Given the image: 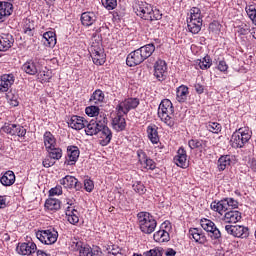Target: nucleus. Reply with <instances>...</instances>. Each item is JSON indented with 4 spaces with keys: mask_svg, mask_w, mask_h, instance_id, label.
Returning a JSON list of instances; mask_svg holds the SVG:
<instances>
[{
    "mask_svg": "<svg viewBox=\"0 0 256 256\" xmlns=\"http://www.w3.org/2000/svg\"><path fill=\"white\" fill-rule=\"evenodd\" d=\"M133 9L136 15L145 21H161L163 19L161 11L157 8L153 9V6L147 2L138 1Z\"/></svg>",
    "mask_w": 256,
    "mask_h": 256,
    "instance_id": "nucleus-1",
    "label": "nucleus"
},
{
    "mask_svg": "<svg viewBox=\"0 0 256 256\" xmlns=\"http://www.w3.org/2000/svg\"><path fill=\"white\" fill-rule=\"evenodd\" d=\"M138 225L142 233L151 235L157 229V220L149 212H139L137 214Z\"/></svg>",
    "mask_w": 256,
    "mask_h": 256,
    "instance_id": "nucleus-2",
    "label": "nucleus"
},
{
    "mask_svg": "<svg viewBox=\"0 0 256 256\" xmlns=\"http://www.w3.org/2000/svg\"><path fill=\"white\" fill-rule=\"evenodd\" d=\"M175 113V109L173 108V103L169 99H164L161 101L158 107V117L166 123L168 127H173L175 125V121L171 117Z\"/></svg>",
    "mask_w": 256,
    "mask_h": 256,
    "instance_id": "nucleus-3",
    "label": "nucleus"
},
{
    "mask_svg": "<svg viewBox=\"0 0 256 256\" xmlns=\"http://www.w3.org/2000/svg\"><path fill=\"white\" fill-rule=\"evenodd\" d=\"M252 132L248 127L239 128L231 137L232 147L234 149H243L251 139Z\"/></svg>",
    "mask_w": 256,
    "mask_h": 256,
    "instance_id": "nucleus-4",
    "label": "nucleus"
},
{
    "mask_svg": "<svg viewBox=\"0 0 256 256\" xmlns=\"http://www.w3.org/2000/svg\"><path fill=\"white\" fill-rule=\"evenodd\" d=\"M104 123H107V117H105V115H100L96 117V119L87 121L85 128L86 135H89L90 137H93V135H98Z\"/></svg>",
    "mask_w": 256,
    "mask_h": 256,
    "instance_id": "nucleus-5",
    "label": "nucleus"
},
{
    "mask_svg": "<svg viewBox=\"0 0 256 256\" xmlns=\"http://www.w3.org/2000/svg\"><path fill=\"white\" fill-rule=\"evenodd\" d=\"M36 237L44 245H54V243H57V239H59V232L55 228L39 230L36 232Z\"/></svg>",
    "mask_w": 256,
    "mask_h": 256,
    "instance_id": "nucleus-6",
    "label": "nucleus"
},
{
    "mask_svg": "<svg viewBox=\"0 0 256 256\" xmlns=\"http://www.w3.org/2000/svg\"><path fill=\"white\" fill-rule=\"evenodd\" d=\"M139 98H127L121 101L117 106L116 110L118 113H123V115H127L131 111V109H137L139 107Z\"/></svg>",
    "mask_w": 256,
    "mask_h": 256,
    "instance_id": "nucleus-7",
    "label": "nucleus"
},
{
    "mask_svg": "<svg viewBox=\"0 0 256 256\" xmlns=\"http://www.w3.org/2000/svg\"><path fill=\"white\" fill-rule=\"evenodd\" d=\"M200 225L202 229H204V231L209 233L211 239H221V231L219 230V228H217V226L215 225V222L207 218H204V219H201Z\"/></svg>",
    "mask_w": 256,
    "mask_h": 256,
    "instance_id": "nucleus-8",
    "label": "nucleus"
},
{
    "mask_svg": "<svg viewBox=\"0 0 256 256\" xmlns=\"http://www.w3.org/2000/svg\"><path fill=\"white\" fill-rule=\"evenodd\" d=\"M225 231L232 237H238L240 239H247L249 237V228L241 225H226Z\"/></svg>",
    "mask_w": 256,
    "mask_h": 256,
    "instance_id": "nucleus-9",
    "label": "nucleus"
},
{
    "mask_svg": "<svg viewBox=\"0 0 256 256\" xmlns=\"http://www.w3.org/2000/svg\"><path fill=\"white\" fill-rule=\"evenodd\" d=\"M90 55L91 57H95V55H105V49H103V42L101 40V35L98 33H94L92 35V45L90 47Z\"/></svg>",
    "mask_w": 256,
    "mask_h": 256,
    "instance_id": "nucleus-10",
    "label": "nucleus"
},
{
    "mask_svg": "<svg viewBox=\"0 0 256 256\" xmlns=\"http://www.w3.org/2000/svg\"><path fill=\"white\" fill-rule=\"evenodd\" d=\"M2 131L7 135H17V137H25L27 135V129L19 124H5L2 127Z\"/></svg>",
    "mask_w": 256,
    "mask_h": 256,
    "instance_id": "nucleus-11",
    "label": "nucleus"
},
{
    "mask_svg": "<svg viewBox=\"0 0 256 256\" xmlns=\"http://www.w3.org/2000/svg\"><path fill=\"white\" fill-rule=\"evenodd\" d=\"M154 77L158 81L167 79V62L165 60H157L154 64Z\"/></svg>",
    "mask_w": 256,
    "mask_h": 256,
    "instance_id": "nucleus-12",
    "label": "nucleus"
},
{
    "mask_svg": "<svg viewBox=\"0 0 256 256\" xmlns=\"http://www.w3.org/2000/svg\"><path fill=\"white\" fill-rule=\"evenodd\" d=\"M22 69L28 75H37L41 69H43V65L39 62L38 59L27 61L23 64Z\"/></svg>",
    "mask_w": 256,
    "mask_h": 256,
    "instance_id": "nucleus-13",
    "label": "nucleus"
},
{
    "mask_svg": "<svg viewBox=\"0 0 256 256\" xmlns=\"http://www.w3.org/2000/svg\"><path fill=\"white\" fill-rule=\"evenodd\" d=\"M60 185H63L66 189H75L76 191H81L83 189V184L73 176H65L60 180Z\"/></svg>",
    "mask_w": 256,
    "mask_h": 256,
    "instance_id": "nucleus-14",
    "label": "nucleus"
},
{
    "mask_svg": "<svg viewBox=\"0 0 256 256\" xmlns=\"http://www.w3.org/2000/svg\"><path fill=\"white\" fill-rule=\"evenodd\" d=\"M145 59L143 58V54L139 48L131 52L126 58V64L128 67H137V65H141Z\"/></svg>",
    "mask_w": 256,
    "mask_h": 256,
    "instance_id": "nucleus-15",
    "label": "nucleus"
},
{
    "mask_svg": "<svg viewBox=\"0 0 256 256\" xmlns=\"http://www.w3.org/2000/svg\"><path fill=\"white\" fill-rule=\"evenodd\" d=\"M100 145L102 147H107L109 143H111V139H113V132H111V129L107 127V123L102 124V127L100 128Z\"/></svg>",
    "mask_w": 256,
    "mask_h": 256,
    "instance_id": "nucleus-16",
    "label": "nucleus"
},
{
    "mask_svg": "<svg viewBox=\"0 0 256 256\" xmlns=\"http://www.w3.org/2000/svg\"><path fill=\"white\" fill-rule=\"evenodd\" d=\"M15 83V76L13 74H4L0 76V93H7Z\"/></svg>",
    "mask_w": 256,
    "mask_h": 256,
    "instance_id": "nucleus-17",
    "label": "nucleus"
},
{
    "mask_svg": "<svg viewBox=\"0 0 256 256\" xmlns=\"http://www.w3.org/2000/svg\"><path fill=\"white\" fill-rule=\"evenodd\" d=\"M16 251L19 255H33L37 251V245L35 242L19 243Z\"/></svg>",
    "mask_w": 256,
    "mask_h": 256,
    "instance_id": "nucleus-18",
    "label": "nucleus"
},
{
    "mask_svg": "<svg viewBox=\"0 0 256 256\" xmlns=\"http://www.w3.org/2000/svg\"><path fill=\"white\" fill-rule=\"evenodd\" d=\"M80 151L77 146L67 147V158L65 160V165H75L79 159Z\"/></svg>",
    "mask_w": 256,
    "mask_h": 256,
    "instance_id": "nucleus-19",
    "label": "nucleus"
},
{
    "mask_svg": "<svg viewBox=\"0 0 256 256\" xmlns=\"http://www.w3.org/2000/svg\"><path fill=\"white\" fill-rule=\"evenodd\" d=\"M68 127H71V129H75L76 131H81V129L87 127V119L74 115L68 121Z\"/></svg>",
    "mask_w": 256,
    "mask_h": 256,
    "instance_id": "nucleus-20",
    "label": "nucleus"
},
{
    "mask_svg": "<svg viewBox=\"0 0 256 256\" xmlns=\"http://www.w3.org/2000/svg\"><path fill=\"white\" fill-rule=\"evenodd\" d=\"M174 163L177 167H181L182 169H187V167H189V163L187 162V151H185V149L180 148L177 151V155L174 157Z\"/></svg>",
    "mask_w": 256,
    "mask_h": 256,
    "instance_id": "nucleus-21",
    "label": "nucleus"
},
{
    "mask_svg": "<svg viewBox=\"0 0 256 256\" xmlns=\"http://www.w3.org/2000/svg\"><path fill=\"white\" fill-rule=\"evenodd\" d=\"M212 211H216L220 215H223L226 211H231V208L229 206V202L227 201V198L219 201V202H212L210 205Z\"/></svg>",
    "mask_w": 256,
    "mask_h": 256,
    "instance_id": "nucleus-22",
    "label": "nucleus"
},
{
    "mask_svg": "<svg viewBox=\"0 0 256 256\" xmlns=\"http://www.w3.org/2000/svg\"><path fill=\"white\" fill-rule=\"evenodd\" d=\"M15 43L13 35L11 34H2L0 35V51H9Z\"/></svg>",
    "mask_w": 256,
    "mask_h": 256,
    "instance_id": "nucleus-23",
    "label": "nucleus"
},
{
    "mask_svg": "<svg viewBox=\"0 0 256 256\" xmlns=\"http://www.w3.org/2000/svg\"><path fill=\"white\" fill-rule=\"evenodd\" d=\"M241 219H242L241 212L237 210H229L224 214L223 221L225 223H239Z\"/></svg>",
    "mask_w": 256,
    "mask_h": 256,
    "instance_id": "nucleus-24",
    "label": "nucleus"
},
{
    "mask_svg": "<svg viewBox=\"0 0 256 256\" xmlns=\"http://www.w3.org/2000/svg\"><path fill=\"white\" fill-rule=\"evenodd\" d=\"M13 13V4L9 2H0V23L5 21V17H9Z\"/></svg>",
    "mask_w": 256,
    "mask_h": 256,
    "instance_id": "nucleus-25",
    "label": "nucleus"
},
{
    "mask_svg": "<svg viewBox=\"0 0 256 256\" xmlns=\"http://www.w3.org/2000/svg\"><path fill=\"white\" fill-rule=\"evenodd\" d=\"M112 127L115 129V131H125V127H127V122L125 121V118L121 115V113L118 112L116 117L112 120Z\"/></svg>",
    "mask_w": 256,
    "mask_h": 256,
    "instance_id": "nucleus-26",
    "label": "nucleus"
},
{
    "mask_svg": "<svg viewBox=\"0 0 256 256\" xmlns=\"http://www.w3.org/2000/svg\"><path fill=\"white\" fill-rule=\"evenodd\" d=\"M97 21V14L95 12H84L81 15V23L84 27H91Z\"/></svg>",
    "mask_w": 256,
    "mask_h": 256,
    "instance_id": "nucleus-27",
    "label": "nucleus"
},
{
    "mask_svg": "<svg viewBox=\"0 0 256 256\" xmlns=\"http://www.w3.org/2000/svg\"><path fill=\"white\" fill-rule=\"evenodd\" d=\"M0 182L4 187H11L15 183V173L11 170L6 171L0 178Z\"/></svg>",
    "mask_w": 256,
    "mask_h": 256,
    "instance_id": "nucleus-28",
    "label": "nucleus"
},
{
    "mask_svg": "<svg viewBox=\"0 0 256 256\" xmlns=\"http://www.w3.org/2000/svg\"><path fill=\"white\" fill-rule=\"evenodd\" d=\"M187 95H189V87L181 85L176 90V99L179 103H185L187 101Z\"/></svg>",
    "mask_w": 256,
    "mask_h": 256,
    "instance_id": "nucleus-29",
    "label": "nucleus"
},
{
    "mask_svg": "<svg viewBox=\"0 0 256 256\" xmlns=\"http://www.w3.org/2000/svg\"><path fill=\"white\" fill-rule=\"evenodd\" d=\"M43 139H44V146L46 150L57 146V139H55V136L51 134V132L49 131L45 132Z\"/></svg>",
    "mask_w": 256,
    "mask_h": 256,
    "instance_id": "nucleus-30",
    "label": "nucleus"
},
{
    "mask_svg": "<svg viewBox=\"0 0 256 256\" xmlns=\"http://www.w3.org/2000/svg\"><path fill=\"white\" fill-rule=\"evenodd\" d=\"M188 30L193 35H197L201 31V27H203V20H188Z\"/></svg>",
    "mask_w": 256,
    "mask_h": 256,
    "instance_id": "nucleus-31",
    "label": "nucleus"
},
{
    "mask_svg": "<svg viewBox=\"0 0 256 256\" xmlns=\"http://www.w3.org/2000/svg\"><path fill=\"white\" fill-rule=\"evenodd\" d=\"M189 237H192L196 243H200L201 245L205 243V235L201 233L199 228H191L189 230Z\"/></svg>",
    "mask_w": 256,
    "mask_h": 256,
    "instance_id": "nucleus-32",
    "label": "nucleus"
},
{
    "mask_svg": "<svg viewBox=\"0 0 256 256\" xmlns=\"http://www.w3.org/2000/svg\"><path fill=\"white\" fill-rule=\"evenodd\" d=\"M154 241L156 243H167L171 240V237L169 236V232L166 230H159L156 233H154Z\"/></svg>",
    "mask_w": 256,
    "mask_h": 256,
    "instance_id": "nucleus-33",
    "label": "nucleus"
},
{
    "mask_svg": "<svg viewBox=\"0 0 256 256\" xmlns=\"http://www.w3.org/2000/svg\"><path fill=\"white\" fill-rule=\"evenodd\" d=\"M48 157L54 159V161H59L63 157V150L60 147L53 146L52 148L46 149Z\"/></svg>",
    "mask_w": 256,
    "mask_h": 256,
    "instance_id": "nucleus-34",
    "label": "nucleus"
},
{
    "mask_svg": "<svg viewBox=\"0 0 256 256\" xmlns=\"http://www.w3.org/2000/svg\"><path fill=\"white\" fill-rule=\"evenodd\" d=\"M45 208L48 211H59L61 209V201L55 198H48L45 202Z\"/></svg>",
    "mask_w": 256,
    "mask_h": 256,
    "instance_id": "nucleus-35",
    "label": "nucleus"
},
{
    "mask_svg": "<svg viewBox=\"0 0 256 256\" xmlns=\"http://www.w3.org/2000/svg\"><path fill=\"white\" fill-rule=\"evenodd\" d=\"M138 50H140V53L142 55V57L145 59H149V57H151V55H153V53H155V45L153 43L151 44H147L144 45L140 48H138Z\"/></svg>",
    "mask_w": 256,
    "mask_h": 256,
    "instance_id": "nucleus-36",
    "label": "nucleus"
},
{
    "mask_svg": "<svg viewBox=\"0 0 256 256\" xmlns=\"http://www.w3.org/2000/svg\"><path fill=\"white\" fill-rule=\"evenodd\" d=\"M44 44L48 47H55L57 45V38L55 36V32L48 31L43 34Z\"/></svg>",
    "mask_w": 256,
    "mask_h": 256,
    "instance_id": "nucleus-37",
    "label": "nucleus"
},
{
    "mask_svg": "<svg viewBox=\"0 0 256 256\" xmlns=\"http://www.w3.org/2000/svg\"><path fill=\"white\" fill-rule=\"evenodd\" d=\"M76 250L79 251L80 256H93V249L89 245H84L81 242H76Z\"/></svg>",
    "mask_w": 256,
    "mask_h": 256,
    "instance_id": "nucleus-38",
    "label": "nucleus"
},
{
    "mask_svg": "<svg viewBox=\"0 0 256 256\" xmlns=\"http://www.w3.org/2000/svg\"><path fill=\"white\" fill-rule=\"evenodd\" d=\"M147 134L151 143H153L154 145H157V143H159V132H157V126H148Z\"/></svg>",
    "mask_w": 256,
    "mask_h": 256,
    "instance_id": "nucleus-39",
    "label": "nucleus"
},
{
    "mask_svg": "<svg viewBox=\"0 0 256 256\" xmlns=\"http://www.w3.org/2000/svg\"><path fill=\"white\" fill-rule=\"evenodd\" d=\"M104 251H106L107 256H123L121 253V248L115 244H107L104 246Z\"/></svg>",
    "mask_w": 256,
    "mask_h": 256,
    "instance_id": "nucleus-40",
    "label": "nucleus"
},
{
    "mask_svg": "<svg viewBox=\"0 0 256 256\" xmlns=\"http://www.w3.org/2000/svg\"><path fill=\"white\" fill-rule=\"evenodd\" d=\"M105 99V94L101 90H96L90 97V103L94 105H99V103H103Z\"/></svg>",
    "mask_w": 256,
    "mask_h": 256,
    "instance_id": "nucleus-41",
    "label": "nucleus"
},
{
    "mask_svg": "<svg viewBox=\"0 0 256 256\" xmlns=\"http://www.w3.org/2000/svg\"><path fill=\"white\" fill-rule=\"evenodd\" d=\"M229 165H231V156L223 155L218 159L219 171H225Z\"/></svg>",
    "mask_w": 256,
    "mask_h": 256,
    "instance_id": "nucleus-42",
    "label": "nucleus"
},
{
    "mask_svg": "<svg viewBox=\"0 0 256 256\" xmlns=\"http://www.w3.org/2000/svg\"><path fill=\"white\" fill-rule=\"evenodd\" d=\"M7 99H8V103H9V105H11V107L19 106V95L18 94L10 92L7 94Z\"/></svg>",
    "mask_w": 256,
    "mask_h": 256,
    "instance_id": "nucleus-43",
    "label": "nucleus"
},
{
    "mask_svg": "<svg viewBox=\"0 0 256 256\" xmlns=\"http://www.w3.org/2000/svg\"><path fill=\"white\" fill-rule=\"evenodd\" d=\"M190 20L191 21H203V19L201 18V9H199L197 7H193L190 10Z\"/></svg>",
    "mask_w": 256,
    "mask_h": 256,
    "instance_id": "nucleus-44",
    "label": "nucleus"
},
{
    "mask_svg": "<svg viewBox=\"0 0 256 256\" xmlns=\"http://www.w3.org/2000/svg\"><path fill=\"white\" fill-rule=\"evenodd\" d=\"M206 129H208V131H210V133H221V124L217 123V122H209L206 125Z\"/></svg>",
    "mask_w": 256,
    "mask_h": 256,
    "instance_id": "nucleus-45",
    "label": "nucleus"
},
{
    "mask_svg": "<svg viewBox=\"0 0 256 256\" xmlns=\"http://www.w3.org/2000/svg\"><path fill=\"white\" fill-rule=\"evenodd\" d=\"M85 113L88 117H99V108L97 106H88L85 109Z\"/></svg>",
    "mask_w": 256,
    "mask_h": 256,
    "instance_id": "nucleus-46",
    "label": "nucleus"
},
{
    "mask_svg": "<svg viewBox=\"0 0 256 256\" xmlns=\"http://www.w3.org/2000/svg\"><path fill=\"white\" fill-rule=\"evenodd\" d=\"M198 65L200 69H209L212 65L211 57L208 55L205 56L202 60L199 61Z\"/></svg>",
    "mask_w": 256,
    "mask_h": 256,
    "instance_id": "nucleus-47",
    "label": "nucleus"
},
{
    "mask_svg": "<svg viewBox=\"0 0 256 256\" xmlns=\"http://www.w3.org/2000/svg\"><path fill=\"white\" fill-rule=\"evenodd\" d=\"M103 7L108 11H113L117 7V0H101Z\"/></svg>",
    "mask_w": 256,
    "mask_h": 256,
    "instance_id": "nucleus-48",
    "label": "nucleus"
},
{
    "mask_svg": "<svg viewBox=\"0 0 256 256\" xmlns=\"http://www.w3.org/2000/svg\"><path fill=\"white\" fill-rule=\"evenodd\" d=\"M132 187L136 193H139V195H145L147 192V189L145 188V185L142 184V182H136Z\"/></svg>",
    "mask_w": 256,
    "mask_h": 256,
    "instance_id": "nucleus-49",
    "label": "nucleus"
},
{
    "mask_svg": "<svg viewBox=\"0 0 256 256\" xmlns=\"http://www.w3.org/2000/svg\"><path fill=\"white\" fill-rule=\"evenodd\" d=\"M106 54H98L92 56V61L94 65H103L106 61Z\"/></svg>",
    "mask_w": 256,
    "mask_h": 256,
    "instance_id": "nucleus-50",
    "label": "nucleus"
},
{
    "mask_svg": "<svg viewBox=\"0 0 256 256\" xmlns=\"http://www.w3.org/2000/svg\"><path fill=\"white\" fill-rule=\"evenodd\" d=\"M246 13L249 19H251L252 23L256 25V9L253 6H248L246 7Z\"/></svg>",
    "mask_w": 256,
    "mask_h": 256,
    "instance_id": "nucleus-51",
    "label": "nucleus"
},
{
    "mask_svg": "<svg viewBox=\"0 0 256 256\" xmlns=\"http://www.w3.org/2000/svg\"><path fill=\"white\" fill-rule=\"evenodd\" d=\"M51 72L48 70V71H42L40 70L38 72V79L42 80V81H49V79H51Z\"/></svg>",
    "mask_w": 256,
    "mask_h": 256,
    "instance_id": "nucleus-52",
    "label": "nucleus"
},
{
    "mask_svg": "<svg viewBox=\"0 0 256 256\" xmlns=\"http://www.w3.org/2000/svg\"><path fill=\"white\" fill-rule=\"evenodd\" d=\"M190 149H201L203 142L201 140L192 139L188 142Z\"/></svg>",
    "mask_w": 256,
    "mask_h": 256,
    "instance_id": "nucleus-53",
    "label": "nucleus"
},
{
    "mask_svg": "<svg viewBox=\"0 0 256 256\" xmlns=\"http://www.w3.org/2000/svg\"><path fill=\"white\" fill-rule=\"evenodd\" d=\"M143 256H163L161 249L154 248L143 253Z\"/></svg>",
    "mask_w": 256,
    "mask_h": 256,
    "instance_id": "nucleus-54",
    "label": "nucleus"
},
{
    "mask_svg": "<svg viewBox=\"0 0 256 256\" xmlns=\"http://www.w3.org/2000/svg\"><path fill=\"white\" fill-rule=\"evenodd\" d=\"M42 165L46 169H49V167H53V165H55V159L49 157V154H48L46 158L43 160Z\"/></svg>",
    "mask_w": 256,
    "mask_h": 256,
    "instance_id": "nucleus-55",
    "label": "nucleus"
},
{
    "mask_svg": "<svg viewBox=\"0 0 256 256\" xmlns=\"http://www.w3.org/2000/svg\"><path fill=\"white\" fill-rule=\"evenodd\" d=\"M68 221L72 225H75V223H79V212L75 210L74 213L71 214L70 217H68Z\"/></svg>",
    "mask_w": 256,
    "mask_h": 256,
    "instance_id": "nucleus-56",
    "label": "nucleus"
},
{
    "mask_svg": "<svg viewBox=\"0 0 256 256\" xmlns=\"http://www.w3.org/2000/svg\"><path fill=\"white\" fill-rule=\"evenodd\" d=\"M84 189L87 191V193H91L93 189H95V184L93 183L92 180H85L84 181Z\"/></svg>",
    "mask_w": 256,
    "mask_h": 256,
    "instance_id": "nucleus-57",
    "label": "nucleus"
},
{
    "mask_svg": "<svg viewBox=\"0 0 256 256\" xmlns=\"http://www.w3.org/2000/svg\"><path fill=\"white\" fill-rule=\"evenodd\" d=\"M144 167L145 169H150L151 171H153V169H155L156 164L155 161H153V159H145L144 160Z\"/></svg>",
    "mask_w": 256,
    "mask_h": 256,
    "instance_id": "nucleus-58",
    "label": "nucleus"
},
{
    "mask_svg": "<svg viewBox=\"0 0 256 256\" xmlns=\"http://www.w3.org/2000/svg\"><path fill=\"white\" fill-rule=\"evenodd\" d=\"M49 195L50 197H53V195H63V187L56 186L55 188L50 189Z\"/></svg>",
    "mask_w": 256,
    "mask_h": 256,
    "instance_id": "nucleus-59",
    "label": "nucleus"
},
{
    "mask_svg": "<svg viewBox=\"0 0 256 256\" xmlns=\"http://www.w3.org/2000/svg\"><path fill=\"white\" fill-rule=\"evenodd\" d=\"M226 201H228L230 210L233 211V209H237L239 207V202L233 198H226Z\"/></svg>",
    "mask_w": 256,
    "mask_h": 256,
    "instance_id": "nucleus-60",
    "label": "nucleus"
},
{
    "mask_svg": "<svg viewBox=\"0 0 256 256\" xmlns=\"http://www.w3.org/2000/svg\"><path fill=\"white\" fill-rule=\"evenodd\" d=\"M227 69H229V66H227V62H225V60H221L218 64V70L225 72L227 71Z\"/></svg>",
    "mask_w": 256,
    "mask_h": 256,
    "instance_id": "nucleus-61",
    "label": "nucleus"
},
{
    "mask_svg": "<svg viewBox=\"0 0 256 256\" xmlns=\"http://www.w3.org/2000/svg\"><path fill=\"white\" fill-rule=\"evenodd\" d=\"M194 87H195V91H196L199 95H201V94L205 91V87H204L203 85L199 84V83H196V84L194 85Z\"/></svg>",
    "mask_w": 256,
    "mask_h": 256,
    "instance_id": "nucleus-62",
    "label": "nucleus"
},
{
    "mask_svg": "<svg viewBox=\"0 0 256 256\" xmlns=\"http://www.w3.org/2000/svg\"><path fill=\"white\" fill-rule=\"evenodd\" d=\"M35 28L33 26H24V33L26 35H33V30Z\"/></svg>",
    "mask_w": 256,
    "mask_h": 256,
    "instance_id": "nucleus-63",
    "label": "nucleus"
},
{
    "mask_svg": "<svg viewBox=\"0 0 256 256\" xmlns=\"http://www.w3.org/2000/svg\"><path fill=\"white\" fill-rule=\"evenodd\" d=\"M166 256H175L177 255V251H175L173 248H168L165 252Z\"/></svg>",
    "mask_w": 256,
    "mask_h": 256,
    "instance_id": "nucleus-64",
    "label": "nucleus"
}]
</instances>
